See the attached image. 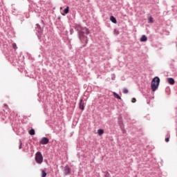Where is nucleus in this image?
I'll use <instances>...</instances> for the list:
<instances>
[{
	"instance_id": "nucleus-15",
	"label": "nucleus",
	"mask_w": 177,
	"mask_h": 177,
	"mask_svg": "<svg viewBox=\"0 0 177 177\" xmlns=\"http://www.w3.org/2000/svg\"><path fill=\"white\" fill-rule=\"evenodd\" d=\"M41 177H46V172L44 170L41 171Z\"/></svg>"
},
{
	"instance_id": "nucleus-17",
	"label": "nucleus",
	"mask_w": 177,
	"mask_h": 177,
	"mask_svg": "<svg viewBox=\"0 0 177 177\" xmlns=\"http://www.w3.org/2000/svg\"><path fill=\"white\" fill-rule=\"evenodd\" d=\"M128 92H129V91H128L127 88H124L123 89V93L127 94V93H128Z\"/></svg>"
},
{
	"instance_id": "nucleus-11",
	"label": "nucleus",
	"mask_w": 177,
	"mask_h": 177,
	"mask_svg": "<svg viewBox=\"0 0 177 177\" xmlns=\"http://www.w3.org/2000/svg\"><path fill=\"white\" fill-rule=\"evenodd\" d=\"M80 109L84 110V103L82 102V100H81V101L80 102Z\"/></svg>"
},
{
	"instance_id": "nucleus-9",
	"label": "nucleus",
	"mask_w": 177,
	"mask_h": 177,
	"mask_svg": "<svg viewBox=\"0 0 177 177\" xmlns=\"http://www.w3.org/2000/svg\"><path fill=\"white\" fill-rule=\"evenodd\" d=\"M113 95L114 97H115V99H118L119 100H121V97L120 95H118V94L117 93L113 92Z\"/></svg>"
},
{
	"instance_id": "nucleus-10",
	"label": "nucleus",
	"mask_w": 177,
	"mask_h": 177,
	"mask_svg": "<svg viewBox=\"0 0 177 177\" xmlns=\"http://www.w3.org/2000/svg\"><path fill=\"white\" fill-rule=\"evenodd\" d=\"M97 133H98V135L102 136L104 133V130L100 129L97 130Z\"/></svg>"
},
{
	"instance_id": "nucleus-2",
	"label": "nucleus",
	"mask_w": 177,
	"mask_h": 177,
	"mask_svg": "<svg viewBox=\"0 0 177 177\" xmlns=\"http://www.w3.org/2000/svg\"><path fill=\"white\" fill-rule=\"evenodd\" d=\"M35 160L37 164H41L44 162V156L40 151H37L35 154Z\"/></svg>"
},
{
	"instance_id": "nucleus-7",
	"label": "nucleus",
	"mask_w": 177,
	"mask_h": 177,
	"mask_svg": "<svg viewBox=\"0 0 177 177\" xmlns=\"http://www.w3.org/2000/svg\"><path fill=\"white\" fill-rule=\"evenodd\" d=\"M140 41V42H146V41H147V37H146V35H142Z\"/></svg>"
},
{
	"instance_id": "nucleus-8",
	"label": "nucleus",
	"mask_w": 177,
	"mask_h": 177,
	"mask_svg": "<svg viewBox=\"0 0 177 177\" xmlns=\"http://www.w3.org/2000/svg\"><path fill=\"white\" fill-rule=\"evenodd\" d=\"M110 20H111V21H112V23H114L115 24H117V19L113 16H111L110 17Z\"/></svg>"
},
{
	"instance_id": "nucleus-22",
	"label": "nucleus",
	"mask_w": 177,
	"mask_h": 177,
	"mask_svg": "<svg viewBox=\"0 0 177 177\" xmlns=\"http://www.w3.org/2000/svg\"><path fill=\"white\" fill-rule=\"evenodd\" d=\"M62 9H63V7H61V8H60V10H62Z\"/></svg>"
},
{
	"instance_id": "nucleus-19",
	"label": "nucleus",
	"mask_w": 177,
	"mask_h": 177,
	"mask_svg": "<svg viewBox=\"0 0 177 177\" xmlns=\"http://www.w3.org/2000/svg\"><path fill=\"white\" fill-rule=\"evenodd\" d=\"M165 142H169V138H165Z\"/></svg>"
},
{
	"instance_id": "nucleus-5",
	"label": "nucleus",
	"mask_w": 177,
	"mask_h": 177,
	"mask_svg": "<svg viewBox=\"0 0 177 177\" xmlns=\"http://www.w3.org/2000/svg\"><path fill=\"white\" fill-rule=\"evenodd\" d=\"M49 143V139L46 137H44L41 138L40 141L41 145H48Z\"/></svg>"
},
{
	"instance_id": "nucleus-21",
	"label": "nucleus",
	"mask_w": 177,
	"mask_h": 177,
	"mask_svg": "<svg viewBox=\"0 0 177 177\" xmlns=\"http://www.w3.org/2000/svg\"><path fill=\"white\" fill-rule=\"evenodd\" d=\"M37 28H41V27L39 26V24H37Z\"/></svg>"
},
{
	"instance_id": "nucleus-3",
	"label": "nucleus",
	"mask_w": 177,
	"mask_h": 177,
	"mask_svg": "<svg viewBox=\"0 0 177 177\" xmlns=\"http://www.w3.org/2000/svg\"><path fill=\"white\" fill-rule=\"evenodd\" d=\"M64 174L66 176H67V175H70V174H71V168L68 166H65L64 167Z\"/></svg>"
},
{
	"instance_id": "nucleus-24",
	"label": "nucleus",
	"mask_w": 177,
	"mask_h": 177,
	"mask_svg": "<svg viewBox=\"0 0 177 177\" xmlns=\"http://www.w3.org/2000/svg\"><path fill=\"white\" fill-rule=\"evenodd\" d=\"M62 16H64V14H62Z\"/></svg>"
},
{
	"instance_id": "nucleus-25",
	"label": "nucleus",
	"mask_w": 177,
	"mask_h": 177,
	"mask_svg": "<svg viewBox=\"0 0 177 177\" xmlns=\"http://www.w3.org/2000/svg\"><path fill=\"white\" fill-rule=\"evenodd\" d=\"M123 133H125V131H123Z\"/></svg>"
},
{
	"instance_id": "nucleus-18",
	"label": "nucleus",
	"mask_w": 177,
	"mask_h": 177,
	"mask_svg": "<svg viewBox=\"0 0 177 177\" xmlns=\"http://www.w3.org/2000/svg\"><path fill=\"white\" fill-rule=\"evenodd\" d=\"M131 102H132V103H136V98H132Z\"/></svg>"
},
{
	"instance_id": "nucleus-23",
	"label": "nucleus",
	"mask_w": 177,
	"mask_h": 177,
	"mask_svg": "<svg viewBox=\"0 0 177 177\" xmlns=\"http://www.w3.org/2000/svg\"><path fill=\"white\" fill-rule=\"evenodd\" d=\"M86 44H88V40L86 41Z\"/></svg>"
},
{
	"instance_id": "nucleus-16",
	"label": "nucleus",
	"mask_w": 177,
	"mask_h": 177,
	"mask_svg": "<svg viewBox=\"0 0 177 177\" xmlns=\"http://www.w3.org/2000/svg\"><path fill=\"white\" fill-rule=\"evenodd\" d=\"M12 48L14 49H17V45L16 44V43L12 44Z\"/></svg>"
},
{
	"instance_id": "nucleus-4",
	"label": "nucleus",
	"mask_w": 177,
	"mask_h": 177,
	"mask_svg": "<svg viewBox=\"0 0 177 177\" xmlns=\"http://www.w3.org/2000/svg\"><path fill=\"white\" fill-rule=\"evenodd\" d=\"M80 37H82L84 34H86L87 35L89 34V29L84 28L80 32Z\"/></svg>"
},
{
	"instance_id": "nucleus-14",
	"label": "nucleus",
	"mask_w": 177,
	"mask_h": 177,
	"mask_svg": "<svg viewBox=\"0 0 177 177\" xmlns=\"http://www.w3.org/2000/svg\"><path fill=\"white\" fill-rule=\"evenodd\" d=\"M68 9H69L68 6H67L66 8L64 9V12L65 15H67V13H68Z\"/></svg>"
},
{
	"instance_id": "nucleus-20",
	"label": "nucleus",
	"mask_w": 177,
	"mask_h": 177,
	"mask_svg": "<svg viewBox=\"0 0 177 177\" xmlns=\"http://www.w3.org/2000/svg\"><path fill=\"white\" fill-rule=\"evenodd\" d=\"M21 145H22L21 141H20V142H19V149H21Z\"/></svg>"
},
{
	"instance_id": "nucleus-6",
	"label": "nucleus",
	"mask_w": 177,
	"mask_h": 177,
	"mask_svg": "<svg viewBox=\"0 0 177 177\" xmlns=\"http://www.w3.org/2000/svg\"><path fill=\"white\" fill-rule=\"evenodd\" d=\"M167 82H169V84H170V85H174L175 84V80H174V78L172 77L168 78Z\"/></svg>"
},
{
	"instance_id": "nucleus-12",
	"label": "nucleus",
	"mask_w": 177,
	"mask_h": 177,
	"mask_svg": "<svg viewBox=\"0 0 177 177\" xmlns=\"http://www.w3.org/2000/svg\"><path fill=\"white\" fill-rule=\"evenodd\" d=\"M30 135H35V130L34 129H32L29 131Z\"/></svg>"
},
{
	"instance_id": "nucleus-13",
	"label": "nucleus",
	"mask_w": 177,
	"mask_h": 177,
	"mask_svg": "<svg viewBox=\"0 0 177 177\" xmlns=\"http://www.w3.org/2000/svg\"><path fill=\"white\" fill-rule=\"evenodd\" d=\"M149 23H154V19L151 17H150L149 19Z\"/></svg>"
},
{
	"instance_id": "nucleus-1",
	"label": "nucleus",
	"mask_w": 177,
	"mask_h": 177,
	"mask_svg": "<svg viewBox=\"0 0 177 177\" xmlns=\"http://www.w3.org/2000/svg\"><path fill=\"white\" fill-rule=\"evenodd\" d=\"M159 86H160V77H155L152 80L151 84V90L153 91V92H156V91L158 89Z\"/></svg>"
}]
</instances>
